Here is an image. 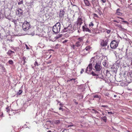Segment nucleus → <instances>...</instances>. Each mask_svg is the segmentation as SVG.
I'll list each match as a JSON object with an SVG mask.
<instances>
[{
	"mask_svg": "<svg viewBox=\"0 0 132 132\" xmlns=\"http://www.w3.org/2000/svg\"><path fill=\"white\" fill-rule=\"evenodd\" d=\"M94 57H92L90 59V63L88 65V67L86 68V73H89V72L92 69V63L94 61Z\"/></svg>",
	"mask_w": 132,
	"mask_h": 132,
	"instance_id": "obj_1",
	"label": "nucleus"
},
{
	"mask_svg": "<svg viewBox=\"0 0 132 132\" xmlns=\"http://www.w3.org/2000/svg\"><path fill=\"white\" fill-rule=\"evenodd\" d=\"M31 27L30 22L24 21L22 25V28L24 31H27Z\"/></svg>",
	"mask_w": 132,
	"mask_h": 132,
	"instance_id": "obj_2",
	"label": "nucleus"
},
{
	"mask_svg": "<svg viewBox=\"0 0 132 132\" xmlns=\"http://www.w3.org/2000/svg\"><path fill=\"white\" fill-rule=\"evenodd\" d=\"M95 68V70L96 71H100L102 68L101 62H96Z\"/></svg>",
	"mask_w": 132,
	"mask_h": 132,
	"instance_id": "obj_3",
	"label": "nucleus"
},
{
	"mask_svg": "<svg viewBox=\"0 0 132 132\" xmlns=\"http://www.w3.org/2000/svg\"><path fill=\"white\" fill-rule=\"evenodd\" d=\"M118 44V42L116 40H113L111 42L110 46L111 48L114 49L117 48Z\"/></svg>",
	"mask_w": 132,
	"mask_h": 132,
	"instance_id": "obj_4",
	"label": "nucleus"
},
{
	"mask_svg": "<svg viewBox=\"0 0 132 132\" xmlns=\"http://www.w3.org/2000/svg\"><path fill=\"white\" fill-rule=\"evenodd\" d=\"M90 47L89 46H88L86 47L85 49L83 50V52H86L84 53V55H86L88 53H89V50H90Z\"/></svg>",
	"mask_w": 132,
	"mask_h": 132,
	"instance_id": "obj_5",
	"label": "nucleus"
},
{
	"mask_svg": "<svg viewBox=\"0 0 132 132\" xmlns=\"http://www.w3.org/2000/svg\"><path fill=\"white\" fill-rule=\"evenodd\" d=\"M65 31H68L70 30H72V26L71 24H70L68 27L64 28Z\"/></svg>",
	"mask_w": 132,
	"mask_h": 132,
	"instance_id": "obj_6",
	"label": "nucleus"
},
{
	"mask_svg": "<svg viewBox=\"0 0 132 132\" xmlns=\"http://www.w3.org/2000/svg\"><path fill=\"white\" fill-rule=\"evenodd\" d=\"M16 13L17 15H22L23 12L22 9H18L16 10Z\"/></svg>",
	"mask_w": 132,
	"mask_h": 132,
	"instance_id": "obj_7",
	"label": "nucleus"
},
{
	"mask_svg": "<svg viewBox=\"0 0 132 132\" xmlns=\"http://www.w3.org/2000/svg\"><path fill=\"white\" fill-rule=\"evenodd\" d=\"M82 23V20L81 18L79 17L78 18L77 21V25L78 26L79 25L80 26Z\"/></svg>",
	"mask_w": 132,
	"mask_h": 132,
	"instance_id": "obj_8",
	"label": "nucleus"
},
{
	"mask_svg": "<svg viewBox=\"0 0 132 132\" xmlns=\"http://www.w3.org/2000/svg\"><path fill=\"white\" fill-rule=\"evenodd\" d=\"M82 28L83 31L88 32L90 33L91 32V31L86 27L83 26H82Z\"/></svg>",
	"mask_w": 132,
	"mask_h": 132,
	"instance_id": "obj_9",
	"label": "nucleus"
},
{
	"mask_svg": "<svg viewBox=\"0 0 132 132\" xmlns=\"http://www.w3.org/2000/svg\"><path fill=\"white\" fill-rule=\"evenodd\" d=\"M64 12L63 10H61L59 13V17L60 18H62L64 16Z\"/></svg>",
	"mask_w": 132,
	"mask_h": 132,
	"instance_id": "obj_10",
	"label": "nucleus"
},
{
	"mask_svg": "<svg viewBox=\"0 0 132 132\" xmlns=\"http://www.w3.org/2000/svg\"><path fill=\"white\" fill-rule=\"evenodd\" d=\"M128 75L130 81L132 82V70H130L128 72Z\"/></svg>",
	"mask_w": 132,
	"mask_h": 132,
	"instance_id": "obj_11",
	"label": "nucleus"
},
{
	"mask_svg": "<svg viewBox=\"0 0 132 132\" xmlns=\"http://www.w3.org/2000/svg\"><path fill=\"white\" fill-rule=\"evenodd\" d=\"M52 30L53 32L55 34H57L58 33V29L56 27V25L53 27Z\"/></svg>",
	"mask_w": 132,
	"mask_h": 132,
	"instance_id": "obj_12",
	"label": "nucleus"
},
{
	"mask_svg": "<svg viewBox=\"0 0 132 132\" xmlns=\"http://www.w3.org/2000/svg\"><path fill=\"white\" fill-rule=\"evenodd\" d=\"M108 39H106L104 41V42L103 43L101 44V45L103 46H105L107 45L108 43Z\"/></svg>",
	"mask_w": 132,
	"mask_h": 132,
	"instance_id": "obj_13",
	"label": "nucleus"
},
{
	"mask_svg": "<svg viewBox=\"0 0 132 132\" xmlns=\"http://www.w3.org/2000/svg\"><path fill=\"white\" fill-rule=\"evenodd\" d=\"M84 3L86 6H89L90 5V4L88 0H83Z\"/></svg>",
	"mask_w": 132,
	"mask_h": 132,
	"instance_id": "obj_14",
	"label": "nucleus"
},
{
	"mask_svg": "<svg viewBox=\"0 0 132 132\" xmlns=\"http://www.w3.org/2000/svg\"><path fill=\"white\" fill-rule=\"evenodd\" d=\"M126 56L127 58L128 59L130 60H131V62L130 64L131 65H132V57H130L128 55V54L126 52Z\"/></svg>",
	"mask_w": 132,
	"mask_h": 132,
	"instance_id": "obj_15",
	"label": "nucleus"
},
{
	"mask_svg": "<svg viewBox=\"0 0 132 132\" xmlns=\"http://www.w3.org/2000/svg\"><path fill=\"white\" fill-rule=\"evenodd\" d=\"M14 52L10 50H9L8 52H7V54L9 55L10 56L12 55L13 53H14Z\"/></svg>",
	"mask_w": 132,
	"mask_h": 132,
	"instance_id": "obj_16",
	"label": "nucleus"
},
{
	"mask_svg": "<svg viewBox=\"0 0 132 132\" xmlns=\"http://www.w3.org/2000/svg\"><path fill=\"white\" fill-rule=\"evenodd\" d=\"M81 43H80L79 41H78L76 43L75 46L77 47L80 46L81 45Z\"/></svg>",
	"mask_w": 132,
	"mask_h": 132,
	"instance_id": "obj_17",
	"label": "nucleus"
},
{
	"mask_svg": "<svg viewBox=\"0 0 132 132\" xmlns=\"http://www.w3.org/2000/svg\"><path fill=\"white\" fill-rule=\"evenodd\" d=\"M83 39L84 38L83 37H80L78 38V40L80 43H82V42L83 41Z\"/></svg>",
	"mask_w": 132,
	"mask_h": 132,
	"instance_id": "obj_18",
	"label": "nucleus"
},
{
	"mask_svg": "<svg viewBox=\"0 0 132 132\" xmlns=\"http://www.w3.org/2000/svg\"><path fill=\"white\" fill-rule=\"evenodd\" d=\"M26 57L24 56H23L22 57V60L23 61V65H25V63L26 62Z\"/></svg>",
	"mask_w": 132,
	"mask_h": 132,
	"instance_id": "obj_19",
	"label": "nucleus"
},
{
	"mask_svg": "<svg viewBox=\"0 0 132 132\" xmlns=\"http://www.w3.org/2000/svg\"><path fill=\"white\" fill-rule=\"evenodd\" d=\"M22 91L21 90H19V91L17 93V95H20L22 93Z\"/></svg>",
	"mask_w": 132,
	"mask_h": 132,
	"instance_id": "obj_20",
	"label": "nucleus"
},
{
	"mask_svg": "<svg viewBox=\"0 0 132 132\" xmlns=\"http://www.w3.org/2000/svg\"><path fill=\"white\" fill-rule=\"evenodd\" d=\"M101 119L103 120V121L105 122H106L107 118L106 117L104 116L103 117L101 118Z\"/></svg>",
	"mask_w": 132,
	"mask_h": 132,
	"instance_id": "obj_21",
	"label": "nucleus"
},
{
	"mask_svg": "<svg viewBox=\"0 0 132 132\" xmlns=\"http://www.w3.org/2000/svg\"><path fill=\"white\" fill-rule=\"evenodd\" d=\"M94 97L95 98H99V100L100 99V97H101L100 96L98 95H94Z\"/></svg>",
	"mask_w": 132,
	"mask_h": 132,
	"instance_id": "obj_22",
	"label": "nucleus"
},
{
	"mask_svg": "<svg viewBox=\"0 0 132 132\" xmlns=\"http://www.w3.org/2000/svg\"><path fill=\"white\" fill-rule=\"evenodd\" d=\"M9 63L11 65L13 64V61L12 60H10L8 61Z\"/></svg>",
	"mask_w": 132,
	"mask_h": 132,
	"instance_id": "obj_23",
	"label": "nucleus"
},
{
	"mask_svg": "<svg viewBox=\"0 0 132 132\" xmlns=\"http://www.w3.org/2000/svg\"><path fill=\"white\" fill-rule=\"evenodd\" d=\"M6 109L7 112L9 113V112L10 111L9 107V106H7L6 108Z\"/></svg>",
	"mask_w": 132,
	"mask_h": 132,
	"instance_id": "obj_24",
	"label": "nucleus"
},
{
	"mask_svg": "<svg viewBox=\"0 0 132 132\" xmlns=\"http://www.w3.org/2000/svg\"><path fill=\"white\" fill-rule=\"evenodd\" d=\"M107 63L106 62V60L104 61L103 62V64L104 67H106V65Z\"/></svg>",
	"mask_w": 132,
	"mask_h": 132,
	"instance_id": "obj_25",
	"label": "nucleus"
},
{
	"mask_svg": "<svg viewBox=\"0 0 132 132\" xmlns=\"http://www.w3.org/2000/svg\"><path fill=\"white\" fill-rule=\"evenodd\" d=\"M115 26L117 27H118L121 28H122V26L120 25L119 24H115Z\"/></svg>",
	"mask_w": 132,
	"mask_h": 132,
	"instance_id": "obj_26",
	"label": "nucleus"
},
{
	"mask_svg": "<svg viewBox=\"0 0 132 132\" xmlns=\"http://www.w3.org/2000/svg\"><path fill=\"white\" fill-rule=\"evenodd\" d=\"M92 110L94 112V113H95L99 114V113L98 112L94 109H92Z\"/></svg>",
	"mask_w": 132,
	"mask_h": 132,
	"instance_id": "obj_27",
	"label": "nucleus"
},
{
	"mask_svg": "<svg viewBox=\"0 0 132 132\" xmlns=\"http://www.w3.org/2000/svg\"><path fill=\"white\" fill-rule=\"evenodd\" d=\"M63 107V106H61L59 108V110H61L62 111H63L64 110V109H63L62 108Z\"/></svg>",
	"mask_w": 132,
	"mask_h": 132,
	"instance_id": "obj_28",
	"label": "nucleus"
},
{
	"mask_svg": "<svg viewBox=\"0 0 132 132\" xmlns=\"http://www.w3.org/2000/svg\"><path fill=\"white\" fill-rule=\"evenodd\" d=\"M116 13L118 15H122V13H121L119 12H116Z\"/></svg>",
	"mask_w": 132,
	"mask_h": 132,
	"instance_id": "obj_29",
	"label": "nucleus"
},
{
	"mask_svg": "<svg viewBox=\"0 0 132 132\" xmlns=\"http://www.w3.org/2000/svg\"><path fill=\"white\" fill-rule=\"evenodd\" d=\"M34 65L35 66H38V63L36 61H35V62L34 63Z\"/></svg>",
	"mask_w": 132,
	"mask_h": 132,
	"instance_id": "obj_30",
	"label": "nucleus"
},
{
	"mask_svg": "<svg viewBox=\"0 0 132 132\" xmlns=\"http://www.w3.org/2000/svg\"><path fill=\"white\" fill-rule=\"evenodd\" d=\"M71 5H72V7H74L76 9L78 8V7L76 5H75L73 4H72Z\"/></svg>",
	"mask_w": 132,
	"mask_h": 132,
	"instance_id": "obj_31",
	"label": "nucleus"
},
{
	"mask_svg": "<svg viewBox=\"0 0 132 132\" xmlns=\"http://www.w3.org/2000/svg\"><path fill=\"white\" fill-rule=\"evenodd\" d=\"M93 75V76H96L97 75V74H96L94 73V72H92L91 73Z\"/></svg>",
	"mask_w": 132,
	"mask_h": 132,
	"instance_id": "obj_32",
	"label": "nucleus"
},
{
	"mask_svg": "<svg viewBox=\"0 0 132 132\" xmlns=\"http://www.w3.org/2000/svg\"><path fill=\"white\" fill-rule=\"evenodd\" d=\"M23 3V1L22 0L21 1H20L19 2H18V5H20L22 4Z\"/></svg>",
	"mask_w": 132,
	"mask_h": 132,
	"instance_id": "obj_33",
	"label": "nucleus"
},
{
	"mask_svg": "<svg viewBox=\"0 0 132 132\" xmlns=\"http://www.w3.org/2000/svg\"><path fill=\"white\" fill-rule=\"evenodd\" d=\"M75 79H72L70 80H68L67 81H72V80H73V81H74V82H75Z\"/></svg>",
	"mask_w": 132,
	"mask_h": 132,
	"instance_id": "obj_34",
	"label": "nucleus"
},
{
	"mask_svg": "<svg viewBox=\"0 0 132 132\" xmlns=\"http://www.w3.org/2000/svg\"><path fill=\"white\" fill-rule=\"evenodd\" d=\"M106 32L108 34H109L110 32H111V30H107V29H106Z\"/></svg>",
	"mask_w": 132,
	"mask_h": 132,
	"instance_id": "obj_35",
	"label": "nucleus"
},
{
	"mask_svg": "<svg viewBox=\"0 0 132 132\" xmlns=\"http://www.w3.org/2000/svg\"><path fill=\"white\" fill-rule=\"evenodd\" d=\"M89 27L93 26H94V24L92 22H91L90 24H89Z\"/></svg>",
	"mask_w": 132,
	"mask_h": 132,
	"instance_id": "obj_36",
	"label": "nucleus"
},
{
	"mask_svg": "<svg viewBox=\"0 0 132 132\" xmlns=\"http://www.w3.org/2000/svg\"><path fill=\"white\" fill-rule=\"evenodd\" d=\"M68 40H65L62 41V42L64 44L68 42Z\"/></svg>",
	"mask_w": 132,
	"mask_h": 132,
	"instance_id": "obj_37",
	"label": "nucleus"
},
{
	"mask_svg": "<svg viewBox=\"0 0 132 132\" xmlns=\"http://www.w3.org/2000/svg\"><path fill=\"white\" fill-rule=\"evenodd\" d=\"M122 21L123 22L126 23L127 24H129L128 22H127L126 21Z\"/></svg>",
	"mask_w": 132,
	"mask_h": 132,
	"instance_id": "obj_38",
	"label": "nucleus"
},
{
	"mask_svg": "<svg viewBox=\"0 0 132 132\" xmlns=\"http://www.w3.org/2000/svg\"><path fill=\"white\" fill-rule=\"evenodd\" d=\"M62 132H69L68 130L66 129L64 130Z\"/></svg>",
	"mask_w": 132,
	"mask_h": 132,
	"instance_id": "obj_39",
	"label": "nucleus"
},
{
	"mask_svg": "<svg viewBox=\"0 0 132 132\" xmlns=\"http://www.w3.org/2000/svg\"><path fill=\"white\" fill-rule=\"evenodd\" d=\"M100 77L99 76L98 74H97V75L96 76V79H97L99 78H100Z\"/></svg>",
	"mask_w": 132,
	"mask_h": 132,
	"instance_id": "obj_40",
	"label": "nucleus"
},
{
	"mask_svg": "<svg viewBox=\"0 0 132 132\" xmlns=\"http://www.w3.org/2000/svg\"><path fill=\"white\" fill-rule=\"evenodd\" d=\"M73 101L76 103V104H78V102H76V100L75 99H74Z\"/></svg>",
	"mask_w": 132,
	"mask_h": 132,
	"instance_id": "obj_41",
	"label": "nucleus"
},
{
	"mask_svg": "<svg viewBox=\"0 0 132 132\" xmlns=\"http://www.w3.org/2000/svg\"><path fill=\"white\" fill-rule=\"evenodd\" d=\"M84 71V69H81V70L80 72L81 73H81H82Z\"/></svg>",
	"mask_w": 132,
	"mask_h": 132,
	"instance_id": "obj_42",
	"label": "nucleus"
},
{
	"mask_svg": "<svg viewBox=\"0 0 132 132\" xmlns=\"http://www.w3.org/2000/svg\"><path fill=\"white\" fill-rule=\"evenodd\" d=\"M101 107H106L107 108L108 107V106L107 105H102L101 106Z\"/></svg>",
	"mask_w": 132,
	"mask_h": 132,
	"instance_id": "obj_43",
	"label": "nucleus"
},
{
	"mask_svg": "<svg viewBox=\"0 0 132 132\" xmlns=\"http://www.w3.org/2000/svg\"><path fill=\"white\" fill-rule=\"evenodd\" d=\"M62 34H59L58 35V38H59V37H62Z\"/></svg>",
	"mask_w": 132,
	"mask_h": 132,
	"instance_id": "obj_44",
	"label": "nucleus"
},
{
	"mask_svg": "<svg viewBox=\"0 0 132 132\" xmlns=\"http://www.w3.org/2000/svg\"><path fill=\"white\" fill-rule=\"evenodd\" d=\"M121 30L122 31H125V30H126L125 29L123 28H122H122H121Z\"/></svg>",
	"mask_w": 132,
	"mask_h": 132,
	"instance_id": "obj_45",
	"label": "nucleus"
},
{
	"mask_svg": "<svg viewBox=\"0 0 132 132\" xmlns=\"http://www.w3.org/2000/svg\"><path fill=\"white\" fill-rule=\"evenodd\" d=\"M100 78L104 79V77H103V76H100Z\"/></svg>",
	"mask_w": 132,
	"mask_h": 132,
	"instance_id": "obj_46",
	"label": "nucleus"
},
{
	"mask_svg": "<svg viewBox=\"0 0 132 132\" xmlns=\"http://www.w3.org/2000/svg\"><path fill=\"white\" fill-rule=\"evenodd\" d=\"M108 113L109 114H113V113L112 112H108Z\"/></svg>",
	"mask_w": 132,
	"mask_h": 132,
	"instance_id": "obj_47",
	"label": "nucleus"
},
{
	"mask_svg": "<svg viewBox=\"0 0 132 132\" xmlns=\"http://www.w3.org/2000/svg\"><path fill=\"white\" fill-rule=\"evenodd\" d=\"M103 3H105L106 2V0H102L101 1Z\"/></svg>",
	"mask_w": 132,
	"mask_h": 132,
	"instance_id": "obj_48",
	"label": "nucleus"
},
{
	"mask_svg": "<svg viewBox=\"0 0 132 132\" xmlns=\"http://www.w3.org/2000/svg\"><path fill=\"white\" fill-rule=\"evenodd\" d=\"M26 49H29V47H28V46H27V45L26 44Z\"/></svg>",
	"mask_w": 132,
	"mask_h": 132,
	"instance_id": "obj_49",
	"label": "nucleus"
},
{
	"mask_svg": "<svg viewBox=\"0 0 132 132\" xmlns=\"http://www.w3.org/2000/svg\"><path fill=\"white\" fill-rule=\"evenodd\" d=\"M117 51L118 50L119 51V52L120 53L121 51V50H120V49H118L117 50Z\"/></svg>",
	"mask_w": 132,
	"mask_h": 132,
	"instance_id": "obj_50",
	"label": "nucleus"
},
{
	"mask_svg": "<svg viewBox=\"0 0 132 132\" xmlns=\"http://www.w3.org/2000/svg\"><path fill=\"white\" fill-rule=\"evenodd\" d=\"M117 51L118 50L119 51V52L120 53L121 51V50H120V49H118L117 50Z\"/></svg>",
	"mask_w": 132,
	"mask_h": 132,
	"instance_id": "obj_51",
	"label": "nucleus"
},
{
	"mask_svg": "<svg viewBox=\"0 0 132 132\" xmlns=\"http://www.w3.org/2000/svg\"><path fill=\"white\" fill-rule=\"evenodd\" d=\"M106 73L107 74L108 73H109V71H108V70H107L106 71ZM106 76H107V75H106Z\"/></svg>",
	"mask_w": 132,
	"mask_h": 132,
	"instance_id": "obj_52",
	"label": "nucleus"
},
{
	"mask_svg": "<svg viewBox=\"0 0 132 132\" xmlns=\"http://www.w3.org/2000/svg\"><path fill=\"white\" fill-rule=\"evenodd\" d=\"M94 16H96L97 17H98L97 15V14H95V13L94 14Z\"/></svg>",
	"mask_w": 132,
	"mask_h": 132,
	"instance_id": "obj_53",
	"label": "nucleus"
},
{
	"mask_svg": "<svg viewBox=\"0 0 132 132\" xmlns=\"http://www.w3.org/2000/svg\"><path fill=\"white\" fill-rule=\"evenodd\" d=\"M132 7V3L129 6V7Z\"/></svg>",
	"mask_w": 132,
	"mask_h": 132,
	"instance_id": "obj_54",
	"label": "nucleus"
},
{
	"mask_svg": "<svg viewBox=\"0 0 132 132\" xmlns=\"http://www.w3.org/2000/svg\"><path fill=\"white\" fill-rule=\"evenodd\" d=\"M113 21L114 22H117V23H119V22H118V21H117V20H113Z\"/></svg>",
	"mask_w": 132,
	"mask_h": 132,
	"instance_id": "obj_55",
	"label": "nucleus"
},
{
	"mask_svg": "<svg viewBox=\"0 0 132 132\" xmlns=\"http://www.w3.org/2000/svg\"><path fill=\"white\" fill-rule=\"evenodd\" d=\"M120 9H118L116 10V12H119V10H120Z\"/></svg>",
	"mask_w": 132,
	"mask_h": 132,
	"instance_id": "obj_56",
	"label": "nucleus"
},
{
	"mask_svg": "<svg viewBox=\"0 0 132 132\" xmlns=\"http://www.w3.org/2000/svg\"><path fill=\"white\" fill-rule=\"evenodd\" d=\"M60 26V23L58 22V27H59Z\"/></svg>",
	"mask_w": 132,
	"mask_h": 132,
	"instance_id": "obj_57",
	"label": "nucleus"
},
{
	"mask_svg": "<svg viewBox=\"0 0 132 132\" xmlns=\"http://www.w3.org/2000/svg\"><path fill=\"white\" fill-rule=\"evenodd\" d=\"M73 126V125H68V127H71V126Z\"/></svg>",
	"mask_w": 132,
	"mask_h": 132,
	"instance_id": "obj_58",
	"label": "nucleus"
},
{
	"mask_svg": "<svg viewBox=\"0 0 132 132\" xmlns=\"http://www.w3.org/2000/svg\"><path fill=\"white\" fill-rule=\"evenodd\" d=\"M114 54H115V55H116V53H117V51H114Z\"/></svg>",
	"mask_w": 132,
	"mask_h": 132,
	"instance_id": "obj_59",
	"label": "nucleus"
},
{
	"mask_svg": "<svg viewBox=\"0 0 132 132\" xmlns=\"http://www.w3.org/2000/svg\"><path fill=\"white\" fill-rule=\"evenodd\" d=\"M120 19H121V20H123L124 19L123 18H120Z\"/></svg>",
	"mask_w": 132,
	"mask_h": 132,
	"instance_id": "obj_60",
	"label": "nucleus"
},
{
	"mask_svg": "<svg viewBox=\"0 0 132 132\" xmlns=\"http://www.w3.org/2000/svg\"><path fill=\"white\" fill-rule=\"evenodd\" d=\"M114 97H116L117 96V95H114Z\"/></svg>",
	"mask_w": 132,
	"mask_h": 132,
	"instance_id": "obj_61",
	"label": "nucleus"
},
{
	"mask_svg": "<svg viewBox=\"0 0 132 132\" xmlns=\"http://www.w3.org/2000/svg\"><path fill=\"white\" fill-rule=\"evenodd\" d=\"M75 45H72V46H73L72 47L73 48H74L75 47Z\"/></svg>",
	"mask_w": 132,
	"mask_h": 132,
	"instance_id": "obj_62",
	"label": "nucleus"
},
{
	"mask_svg": "<svg viewBox=\"0 0 132 132\" xmlns=\"http://www.w3.org/2000/svg\"><path fill=\"white\" fill-rule=\"evenodd\" d=\"M47 132H52V131L51 130H49V131H47Z\"/></svg>",
	"mask_w": 132,
	"mask_h": 132,
	"instance_id": "obj_63",
	"label": "nucleus"
},
{
	"mask_svg": "<svg viewBox=\"0 0 132 132\" xmlns=\"http://www.w3.org/2000/svg\"><path fill=\"white\" fill-rule=\"evenodd\" d=\"M62 105V104H61V103H60V106H61V105Z\"/></svg>",
	"mask_w": 132,
	"mask_h": 132,
	"instance_id": "obj_64",
	"label": "nucleus"
}]
</instances>
